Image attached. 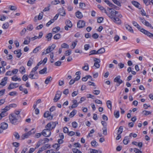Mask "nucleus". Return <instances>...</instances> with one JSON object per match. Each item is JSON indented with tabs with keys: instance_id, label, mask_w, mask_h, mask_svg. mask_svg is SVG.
<instances>
[{
	"instance_id": "obj_1",
	"label": "nucleus",
	"mask_w": 153,
	"mask_h": 153,
	"mask_svg": "<svg viewBox=\"0 0 153 153\" xmlns=\"http://www.w3.org/2000/svg\"><path fill=\"white\" fill-rule=\"evenodd\" d=\"M132 23L133 25L136 27L140 32L144 34L147 35L151 39H153V33L149 32L148 31L143 28H142L137 23L134 21H133L132 22Z\"/></svg>"
},
{
	"instance_id": "obj_2",
	"label": "nucleus",
	"mask_w": 153,
	"mask_h": 153,
	"mask_svg": "<svg viewBox=\"0 0 153 153\" xmlns=\"http://www.w3.org/2000/svg\"><path fill=\"white\" fill-rule=\"evenodd\" d=\"M38 68V67L36 65L35 67L32 69L28 75V77L31 79H37L38 78V73L36 71Z\"/></svg>"
},
{
	"instance_id": "obj_3",
	"label": "nucleus",
	"mask_w": 153,
	"mask_h": 153,
	"mask_svg": "<svg viewBox=\"0 0 153 153\" xmlns=\"http://www.w3.org/2000/svg\"><path fill=\"white\" fill-rule=\"evenodd\" d=\"M20 118L17 116H16L11 114L9 115L10 122L12 124L14 125L17 124L19 123V120Z\"/></svg>"
},
{
	"instance_id": "obj_4",
	"label": "nucleus",
	"mask_w": 153,
	"mask_h": 153,
	"mask_svg": "<svg viewBox=\"0 0 153 153\" xmlns=\"http://www.w3.org/2000/svg\"><path fill=\"white\" fill-rule=\"evenodd\" d=\"M118 13V12L114 10H112L111 11H109V13H108L107 12V13H105L111 19L115 17L116 14H117Z\"/></svg>"
},
{
	"instance_id": "obj_5",
	"label": "nucleus",
	"mask_w": 153,
	"mask_h": 153,
	"mask_svg": "<svg viewBox=\"0 0 153 153\" xmlns=\"http://www.w3.org/2000/svg\"><path fill=\"white\" fill-rule=\"evenodd\" d=\"M36 132V130L35 128L32 129L30 131H29L27 133L23 134L22 136V139H24L25 138H27L29 136L32 134H34Z\"/></svg>"
},
{
	"instance_id": "obj_6",
	"label": "nucleus",
	"mask_w": 153,
	"mask_h": 153,
	"mask_svg": "<svg viewBox=\"0 0 153 153\" xmlns=\"http://www.w3.org/2000/svg\"><path fill=\"white\" fill-rule=\"evenodd\" d=\"M42 134L44 137H48L51 135V132L50 130L45 128L42 131Z\"/></svg>"
},
{
	"instance_id": "obj_7",
	"label": "nucleus",
	"mask_w": 153,
	"mask_h": 153,
	"mask_svg": "<svg viewBox=\"0 0 153 153\" xmlns=\"http://www.w3.org/2000/svg\"><path fill=\"white\" fill-rule=\"evenodd\" d=\"M66 25L65 27L64 28L65 30H68V27L71 28L72 27V24L71 22L69 20H66L65 22Z\"/></svg>"
},
{
	"instance_id": "obj_8",
	"label": "nucleus",
	"mask_w": 153,
	"mask_h": 153,
	"mask_svg": "<svg viewBox=\"0 0 153 153\" xmlns=\"http://www.w3.org/2000/svg\"><path fill=\"white\" fill-rule=\"evenodd\" d=\"M51 114L48 111H46L44 114V117L45 118H48L49 120H51L53 119V115H51Z\"/></svg>"
},
{
	"instance_id": "obj_9",
	"label": "nucleus",
	"mask_w": 153,
	"mask_h": 153,
	"mask_svg": "<svg viewBox=\"0 0 153 153\" xmlns=\"http://www.w3.org/2000/svg\"><path fill=\"white\" fill-rule=\"evenodd\" d=\"M85 22L82 20H80L77 22V27L80 28L84 27L85 26Z\"/></svg>"
},
{
	"instance_id": "obj_10",
	"label": "nucleus",
	"mask_w": 153,
	"mask_h": 153,
	"mask_svg": "<svg viewBox=\"0 0 153 153\" xmlns=\"http://www.w3.org/2000/svg\"><path fill=\"white\" fill-rule=\"evenodd\" d=\"M18 85L17 83H11L8 87L7 89L9 90H10L16 88L18 87V85Z\"/></svg>"
},
{
	"instance_id": "obj_11",
	"label": "nucleus",
	"mask_w": 153,
	"mask_h": 153,
	"mask_svg": "<svg viewBox=\"0 0 153 153\" xmlns=\"http://www.w3.org/2000/svg\"><path fill=\"white\" fill-rule=\"evenodd\" d=\"M56 47V45L54 44H53L51 46H49L46 49L47 53H49L53 51Z\"/></svg>"
},
{
	"instance_id": "obj_12",
	"label": "nucleus",
	"mask_w": 153,
	"mask_h": 153,
	"mask_svg": "<svg viewBox=\"0 0 153 153\" xmlns=\"http://www.w3.org/2000/svg\"><path fill=\"white\" fill-rule=\"evenodd\" d=\"M61 96V93L60 91H58L56 94L55 97L53 99L54 101L56 102L60 99Z\"/></svg>"
},
{
	"instance_id": "obj_13",
	"label": "nucleus",
	"mask_w": 153,
	"mask_h": 153,
	"mask_svg": "<svg viewBox=\"0 0 153 153\" xmlns=\"http://www.w3.org/2000/svg\"><path fill=\"white\" fill-rule=\"evenodd\" d=\"M120 78V76H118L115 78L114 81V82H116L119 84V85H120L123 82V80L121 79Z\"/></svg>"
},
{
	"instance_id": "obj_14",
	"label": "nucleus",
	"mask_w": 153,
	"mask_h": 153,
	"mask_svg": "<svg viewBox=\"0 0 153 153\" xmlns=\"http://www.w3.org/2000/svg\"><path fill=\"white\" fill-rule=\"evenodd\" d=\"M113 21L118 25H120L121 24V20L117 17H116L115 16L114 18L111 19Z\"/></svg>"
},
{
	"instance_id": "obj_15",
	"label": "nucleus",
	"mask_w": 153,
	"mask_h": 153,
	"mask_svg": "<svg viewBox=\"0 0 153 153\" xmlns=\"http://www.w3.org/2000/svg\"><path fill=\"white\" fill-rule=\"evenodd\" d=\"M7 79L8 78L7 77H4L2 79L1 82L0 83V85L3 86L5 85L7 83Z\"/></svg>"
},
{
	"instance_id": "obj_16",
	"label": "nucleus",
	"mask_w": 153,
	"mask_h": 153,
	"mask_svg": "<svg viewBox=\"0 0 153 153\" xmlns=\"http://www.w3.org/2000/svg\"><path fill=\"white\" fill-rule=\"evenodd\" d=\"M0 127L1 128L2 130H5L7 128L8 124L5 123H2L1 124Z\"/></svg>"
},
{
	"instance_id": "obj_17",
	"label": "nucleus",
	"mask_w": 153,
	"mask_h": 153,
	"mask_svg": "<svg viewBox=\"0 0 153 153\" xmlns=\"http://www.w3.org/2000/svg\"><path fill=\"white\" fill-rule=\"evenodd\" d=\"M59 15L62 16H65V13L64 9L62 8L59 9Z\"/></svg>"
},
{
	"instance_id": "obj_18",
	"label": "nucleus",
	"mask_w": 153,
	"mask_h": 153,
	"mask_svg": "<svg viewBox=\"0 0 153 153\" xmlns=\"http://www.w3.org/2000/svg\"><path fill=\"white\" fill-rule=\"evenodd\" d=\"M76 16L78 19H81L83 16L82 13L79 11H77L76 13Z\"/></svg>"
},
{
	"instance_id": "obj_19",
	"label": "nucleus",
	"mask_w": 153,
	"mask_h": 153,
	"mask_svg": "<svg viewBox=\"0 0 153 153\" xmlns=\"http://www.w3.org/2000/svg\"><path fill=\"white\" fill-rule=\"evenodd\" d=\"M52 80V78L51 76H48L46 79L45 83L46 84H48L50 82H51Z\"/></svg>"
},
{
	"instance_id": "obj_20",
	"label": "nucleus",
	"mask_w": 153,
	"mask_h": 153,
	"mask_svg": "<svg viewBox=\"0 0 153 153\" xmlns=\"http://www.w3.org/2000/svg\"><path fill=\"white\" fill-rule=\"evenodd\" d=\"M132 4L136 7L139 9L140 8V4L137 1H132Z\"/></svg>"
},
{
	"instance_id": "obj_21",
	"label": "nucleus",
	"mask_w": 153,
	"mask_h": 153,
	"mask_svg": "<svg viewBox=\"0 0 153 153\" xmlns=\"http://www.w3.org/2000/svg\"><path fill=\"white\" fill-rule=\"evenodd\" d=\"M47 68L46 67H45L42 69L41 70L39 71V74H44L47 73Z\"/></svg>"
},
{
	"instance_id": "obj_22",
	"label": "nucleus",
	"mask_w": 153,
	"mask_h": 153,
	"mask_svg": "<svg viewBox=\"0 0 153 153\" xmlns=\"http://www.w3.org/2000/svg\"><path fill=\"white\" fill-rule=\"evenodd\" d=\"M21 111V110L20 111L19 110H15L14 111V112L13 113L11 114H13V115H14L15 116H17L18 117L20 118V116L19 115V114Z\"/></svg>"
},
{
	"instance_id": "obj_23",
	"label": "nucleus",
	"mask_w": 153,
	"mask_h": 153,
	"mask_svg": "<svg viewBox=\"0 0 153 153\" xmlns=\"http://www.w3.org/2000/svg\"><path fill=\"white\" fill-rule=\"evenodd\" d=\"M60 27L59 26L55 27L52 29L53 32L54 33H56L60 30Z\"/></svg>"
},
{
	"instance_id": "obj_24",
	"label": "nucleus",
	"mask_w": 153,
	"mask_h": 153,
	"mask_svg": "<svg viewBox=\"0 0 153 153\" xmlns=\"http://www.w3.org/2000/svg\"><path fill=\"white\" fill-rule=\"evenodd\" d=\"M106 104L108 108L111 110L112 108V103L111 101L109 100L107 101Z\"/></svg>"
},
{
	"instance_id": "obj_25",
	"label": "nucleus",
	"mask_w": 153,
	"mask_h": 153,
	"mask_svg": "<svg viewBox=\"0 0 153 153\" xmlns=\"http://www.w3.org/2000/svg\"><path fill=\"white\" fill-rule=\"evenodd\" d=\"M129 141V138L128 136H126L125 137L123 141V142L125 145H127L128 142Z\"/></svg>"
},
{
	"instance_id": "obj_26",
	"label": "nucleus",
	"mask_w": 153,
	"mask_h": 153,
	"mask_svg": "<svg viewBox=\"0 0 153 153\" xmlns=\"http://www.w3.org/2000/svg\"><path fill=\"white\" fill-rule=\"evenodd\" d=\"M126 28L127 30L129 31L130 32L133 33L134 31L133 29H132L131 27L128 25H126Z\"/></svg>"
},
{
	"instance_id": "obj_27",
	"label": "nucleus",
	"mask_w": 153,
	"mask_h": 153,
	"mask_svg": "<svg viewBox=\"0 0 153 153\" xmlns=\"http://www.w3.org/2000/svg\"><path fill=\"white\" fill-rule=\"evenodd\" d=\"M19 71L22 74H23L25 72V69L24 66H21L19 68Z\"/></svg>"
},
{
	"instance_id": "obj_28",
	"label": "nucleus",
	"mask_w": 153,
	"mask_h": 153,
	"mask_svg": "<svg viewBox=\"0 0 153 153\" xmlns=\"http://www.w3.org/2000/svg\"><path fill=\"white\" fill-rule=\"evenodd\" d=\"M98 7L101 10L102 12L107 13L106 10L105 8L100 5H98Z\"/></svg>"
},
{
	"instance_id": "obj_29",
	"label": "nucleus",
	"mask_w": 153,
	"mask_h": 153,
	"mask_svg": "<svg viewBox=\"0 0 153 153\" xmlns=\"http://www.w3.org/2000/svg\"><path fill=\"white\" fill-rule=\"evenodd\" d=\"M105 52V48H100L97 51V54H101Z\"/></svg>"
},
{
	"instance_id": "obj_30",
	"label": "nucleus",
	"mask_w": 153,
	"mask_h": 153,
	"mask_svg": "<svg viewBox=\"0 0 153 153\" xmlns=\"http://www.w3.org/2000/svg\"><path fill=\"white\" fill-rule=\"evenodd\" d=\"M82 68L83 70L85 71H88L89 69L88 65L86 63H85L84 66L82 67Z\"/></svg>"
},
{
	"instance_id": "obj_31",
	"label": "nucleus",
	"mask_w": 153,
	"mask_h": 153,
	"mask_svg": "<svg viewBox=\"0 0 153 153\" xmlns=\"http://www.w3.org/2000/svg\"><path fill=\"white\" fill-rule=\"evenodd\" d=\"M144 25H146V26L150 27L152 29H153V27L148 21H146Z\"/></svg>"
},
{
	"instance_id": "obj_32",
	"label": "nucleus",
	"mask_w": 153,
	"mask_h": 153,
	"mask_svg": "<svg viewBox=\"0 0 153 153\" xmlns=\"http://www.w3.org/2000/svg\"><path fill=\"white\" fill-rule=\"evenodd\" d=\"M52 36V34L51 33H49L48 34L46 38H47L48 41H50L51 40Z\"/></svg>"
},
{
	"instance_id": "obj_33",
	"label": "nucleus",
	"mask_w": 153,
	"mask_h": 153,
	"mask_svg": "<svg viewBox=\"0 0 153 153\" xmlns=\"http://www.w3.org/2000/svg\"><path fill=\"white\" fill-rule=\"evenodd\" d=\"M61 37V35L59 33L55 34L53 36V39H58Z\"/></svg>"
},
{
	"instance_id": "obj_34",
	"label": "nucleus",
	"mask_w": 153,
	"mask_h": 153,
	"mask_svg": "<svg viewBox=\"0 0 153 153\" xmlns=\"http://www.w3.org/2000/svg\"><path fill=\"white\" fill-rule=\"evenodd\" d=\"M13 135L16 139L17 140H19L20 139V135H19V134L17 132H15L13 133Z\"/></svg>"
},
{
	"instance_id": "obj_35",
	"label": "nucleus",
	"mask_w": 153,
	"mask_h": 153,
	"mask_svg": "<svg viewBox=\"0 0 153 153\" xmlns=\"http://www.w3.org/2000/svg\"><path fill=\"white\" fill-rule=\"evenodd\" d=\"M41 48L40 46H39L35 48L33 51L34 53H36Z\"/></svg>"
},
{
	"instance_id": "obj_36",
	"label": "nucleus",
	"mask_w": 153,
	"mask_h": 153,
	"mask_svg": "<svg viewBox=\"0 0 153 153\" xmlns=\"http://www.w3.org/2000/svg\"><path fill=\"white\" fill-rule=\"evenodd\" d=\"M45 128L47 129H49V130H51L52 129L51 127V124L50 123H48L45 126Z\"/></svg>"
},
{
	"instance_id": "obj_37",
	"label": "nucleus",
	"mask_w": 153,
	"mask_h": 153,
	"mask_svg": "<svg viewBox=\"0 0 153 153\" xmlns=\"http://www.w3.org/2000/svg\"><path fill=\"white\" fill-rule=\"evenodd\" d=\"M7 115V112H5V111L2 110V111L0 114V115L1 116L2 118L4 117Z\"/></svg>"
},
{
	"instance_id": "obj_38",
	"label": "nucleus",
	"mask_w": 153,
	"mask_h": 153,
	"mask_svg": "<svg viewBox=\"0 0 153 153\" xmlns=\"http://www.w3.org/2000/svg\"><path fill=\"white\" fill-rule=\"evenodd\" d=\"M27 39L28 40H25L23 42V44L25 45H27L29 44L30 42V38L29 37H27Z\"/></svg>"
},
{
	"instance_id": "obj_39",
	"label": "nucleus",
	"mask_w": 153,
	"mask_h": 153,
	"mask_svg": "<svg viewBox=\"0 0 153 153\" xmlns=\"http://www.w3.org/2000/svg\"><path fill=\"white\" fill-rule=\"evenodd\" d=\"M9 26L8 23L6 22L3 25L2 27L4 29H7L8 27Z\"/></svg>"
},
{
	"instance_id": "obj_40",
	"label": "nucleus",
	"mask_w": 153,
	"mask_h": 153,
	"mask_svg": "<svg viewBox=\"0 0 153 153\" xmlns=\"http://www.w3.org/2000/svg\"><path fill=\"white\" fill-rule=\"evenodd\" d=\"M77 111L74 109L70 114V116H71L72 117H73L76 113Z\"/></svg>"
},
{
	"instance_id": "obj_41",
	"label": "nucleus",
	"mask_w": 153,
	"mask_h": 153,
	"mask_svg": "<svg viewBox=\"0 0 153 153\" xmlns=\"http://www.w3.org/2000/svg\"><path fill=\"white\" fill-rule=\"evenodd\" d=\"M142 113L145 116H147L150 114H151V112L149 111H143Z\"/></svg>"
},
{
	"instance_id": "obj_42",
	"label": "nucleus",
	"mask_w": 153,
	"mask_h": 153,
	"mask_svg": "<svg viewBox=\"0 0 153 153\" xmlns=\"http://www.w3.org/2000/svg\"><path fill=\"white\" fill-rule=\"evenodd\" d=\"M72 151L74 153H82L81 151L76 148L73 149Z\"/></svg>"
},
{
	"instance_id": "obj_43",
	"label": "nucleus",
	"mask_w": 153,
	"mask_h": 153,
	"mask_svg": "<svg viewBox=\"0 0 153 153\" xmlns=\"http://www.w3.org/2000/svg\"><path fill=\"white\" fill-rule=\"evenodd\" d=\"M33 26L32 25H29L27 26V29L29 31H31L33 29Z\"/></svg>"
},
{
	"instance_id": "obj_44",
	"label": "nucleus",
	"mask_w": 153,
	"mask_h": 153,
	"mask_svg": "<svg viewBox=\"0 0 153 153\" xmlns=\"http://www.w3.org/2000/svg\"><path fill=\"white\" fill-rule=\"evenodd\" d=\"M61 48H69V45L66 43H63L61 45Z\"/></svg>"
},
{
	"instance_id": "obj_45",
	"label": "nucleus",
	"mask_w": 153,
	"mask_h": 153,
	"mask_svg": "<svg viewBox=\"0 0 153 153\" xmlns=\"http://www.w3.org/2000/svg\"><path fill=\"white\" fill-rule=\"evenodd\" d=\"M144 3L146 5L148 6L150 4L151 1L150 0H143Z\"/></svg>"
},
{
	"instance_id": "obj_46",
	"label": "nucleus",
	"mask_w": 153,
	"mask_h": 153,
	"mask_svg": "<svg viewBox=\"0 0 153 153\" xmlns=\"http://www.w3.org/2000/svg\"><path fill=\"white\" fill-rule=\"evenodd\" d=\"M60 145L58 144L57 143H56L53 146V147L54 148H55L56 150H59V148L60 147Z\"/></svg>"
},
{
	"instance_id": "obj_47",
	"label": "nucleus",
	"mask_w": 153,
	"mask_h": 153,
	"mask_svg": "<svg viewBox=\"0 0 153 153\" xmlns=\"http://www.w3.org/2000/svg\"><path fill=\"white\" fill-rule=\"evenodd\" d=\"M91 143V144L92 146L94 147L97 146L98 145V144L95 141H92Z\"/></svg>"
},
{
	"instance_id": "obj_48",
	"label": "nucleus",
	"mask_w": 153,
	"mask_h": 153,
	"mask_svg": "<svg viewBox=\"0 0 153 153\" xmlns=\"http://www.w3.org/2000/svg\"><path fill=\"white\" fill-rule=\"evenodd\" d=\"M8 94L11 96H14L17 95V93L16 91H12L9 93Z\"/></svg>"
},
{
	"instance_id": "obj_49",
	"label": "nucleus",
	"mask_w": 153,
	"mask_h": 153,
	"mask_svg": "<svg viewBox=\"0 0 153 153\" xmlns=\"http://www.w3.org/2000/svg\"><path fill=\"white\" fill-rule=\"evenodd\" d=\"M71 53V51L70 50H69L68 51H65V54L66 56H68L70 55Z\"/></svg>"
},
{
	"instance_id": "obj_50",
	"label": "nucleus",
	"mask_w": 153,
	"mask_h": 153,
	"mask_svg": "<svg viewBox=\"0 0 153 153\" xmlns=\"http://www.w3.org/2000/svg\"><path fill=\"white\" fill-rule=\"evenodd\" d=\"M43 140H39L37 143V144L36 147L35 148V149H36L38 148L41 145V144L42 143V142L43 141Z\"/></svg>"
},
{
	"instance_id": "obj_51",
	"label": "nucleus",
	"mask_w": 153,
	"mask_h": 153,
	"mask_svg": "<svg viewBox=\"0 0 153 153\" xmlns=\"http://www.w3.org/2000/svg\"><path fill=\"white\" fill-rule=\"evenodd\" d=\"M22 79L24 81L27 80L28 79L27 75V74L24 75L22 77Z\"/></svg>"
},
{
	"instance_id": "obj_52",
	"label": "nucleus",
	"mask_w": 153,
	"mask_h": 153,
	"mask_svg": "<svg viewBox=\"0 0 153 153\" xmlns=\"http://www.w3.org/2000/svg\"><path fill=\"white\" fill-rule=\"evenodd\" d=\"M54 22L53 20L51 19L46 24V26L47 27H49L52 23Z\"/></svg>"
},
{
	"instance_id": "obj_53",
	"label": "nucleus",
	"mask_w": 153,
	"mask_h": 153,
	"mask_svg": "<svg viewBox=\"0 0 153 153\" xmlns=\"http://www.w3.org/2000/svg\"><path fill=\"white\" fill-rule=\"evenodd\" d=\"M90 53L89 54V56L91 55L98 54L97 53V51L95 50H93L91 51L90 52Z\"/></svg>"
},
{
	"instance_id": "obj_54",
	"label": "nucleus",
	"mask_w": 153,
	"mask_h": 153,
	"mask_svg": "<svg viewBox=\"0 0 153 153\" xmlns=\"http://www.w3.org/2000/svg\"><path fill=\"white\" fill-rule=\"evenodd\" d=\"M114 115L116 118H118L119 117V111H115L114 112Z\"/></svg>"
},
{
	"instance_id": "obj_55",
	"label": "nucleus",
	"mask_w": 153,
	"mask_h": 153,
	"mask_svg": "<svg viewBox=\"0 0 153 153\" xmlns=\"http://www.w3.org/2000/svg\"><path fill=\"white\" fill-rule=\"evenodd\" d=\"M123 127L122 126H120L119 127V128L117 131V133L121 134L123 132Z\"/></svg>"
},
{
	"instance_id": "obj_56",
	"label": "nucleus",
	"mask_w": 153,
	"mask_h": 153,
	"mask_svg": "<svg viewBox=\"0 0 153 153\" xmlns=\"http://www.w3.org/2000/svg\"><path fill=\"white\" fill-rule=\"evenodd\" d=\"M43 16V13L42 12L41 13H40L39 14V15L38 16V20H40L42 19V18Z\"/></svg>"
},
{
	"instance_id": "obj_57",
	"label": "nucleus",
	"mask_w": 153,
	"mask_h": 153,
	"mask_svg": "<svg viewBox=\"0 0 153 153\" xmlns=\"http://www.w3.org/2000/svg\"><path fill=\"white\" fill-rule=\"evenodd\" d=\"M26 29L25 28H24L20 33V34L21 36L24 35L26 32Z\"/></svg>"
},
{
	"instance_id": "obj_58",
	"label": "nucleus",
	"mask_w": 153,
	"mask_h": 153,
	"mask_svg": "<svg viewBox=\"0 0 153 153\" xmlns=\"http://www.w3.org/2000/svg\"><path fill=\"white\" fill-rule=\"evenodd\" d=\"M9 8L12 10H15L16 9V7L14 6H9Z\"/></svg>"
},
{
	"instance_id": "obj_59",
	"label": "nucleus",
	"mask_w": 153,
	"mask_h": 153,
	"mask_svg": "<svg viewBox=\"0 0 153 153\" xmlns=\"http://www.w3.org/2000/svg\"><path fill=\"white\" fill-rule=\"evenodd\" d=\"M134 151L136 153H142L141 151L137 148H134Z\"/></svg>"
},
{
	"instance_id": "obj_60",
	"label": "nucleus",
	"mask_w": 153,
	"mask_h": 153,
	"mask_svg": "<svg viewBox=\"0 0 153 153\" xmlns=\"http://www.w3.org/2000/svg\"><path fill=\"white\" fill-rule=\"evenodd\" d=\"M100 91L98 90H94L93 91V93L96 95H98L100 93Z\"/></svg>"
},
{
	"instance_id": "obj_61",
	"label": "nucleus",
	"mask_w": 153,
	"mask_h": 153,
	"mask_svg": "<svg viewBox=\"0 0 153 153\" xmlns=\"http://www.w3.org/2000/svg\"><path fill=\"white\" fill-rule=\"evenodd\" d=\"M77 42H72V43L71 45V48L72 49H74L76 47V44H77Z\"/></svg>"
},
{
	"instance_id": "obj_62",
	"label": "nucleus",
	"mask_w": 153,
	"mask_h": 153,
	"mask_svg": "<svg viewBox=\"0 0 153 153\" xmlns=\"http://www.w3.org/2000/svg\"><path fill=\"white\" fill-rule=\"evenodd\" d=\"M63 132L65 133H68V129L66 127H65L63 129Z\"/></svg>"
},
{
	"instance_id": "obj_63",
	"label": "nucleus",
	"mask_w": 153,
	"mask_h": 153,
	"mask_svg": "<svg viewBox=\"0 0 153 153\" xmlns=\"http://www.w3.org/2000/svg\"><path fill=\"white\" fill-rule=\"evenodd\" d=\"M85 6V4L84 3H79V7L81 8L84 9Z\"/></svg>"
},
{
	"instance_id": "obj_64",
	"label": "nucleus",
	"mask_w": 153,
	"mask_h": 153,
	"mask_svg": "<svg viewBox=\"0 0 153 153\" xmlns=\"http://www.w3.org/2000/svg\"><path fill=\"white\" fill-rule=\"evenodd\" d=\"M72 127L74 128H76L77 126V124L76 122L74 121L72 123Z\"/></svg>"
}]
</instances>
